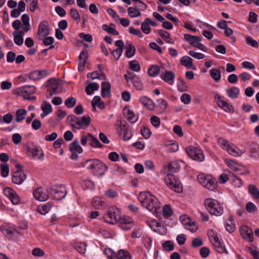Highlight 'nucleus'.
<instances>
[{
  "label": "nucleus",
  "instance_id": "nucleus-1",
  "mask_svg": "<svg viewBox=\"0 0 259 259\" xmlns=\"http://www.w3.org/2000/svg\"><path fill=\"white\" fill-rule=\"evenodd\" d=\"M138 199L142 206L154 214H157L160 211V202L149 192H142L138 195Z\"/></svg>",
  "mask_w": 259,
  "mask_h": 259
},
{
  "label": "nucleus",
  "instance_id": "nucleus-2",
  "mask_svg": "<svg viewBox=\"0 0 259 259\" xmlns=\"http://www.w3.org/2000/svg\"><path fill=\"white\" fill-rule=\"evenodd\" d=\"M67 120L73 128L76 129L87 128L91 122L90 116L84 115L81 117L70 115L67 117Z\"/></svg>",
  "mask_w": 259,
  "mask_h": 259
},
{
  "label": "nucleus",
  "instance_id": "nucleus-3",
  "mask_svg": "<svg viewBox=\"0 0 259 259\" xmlns=\"http://www.w3.org/2000/svg\"><path fill=\"white\" fill-rule=\"evenodd\" d=\"M83 166L88 169L100 172L103 175L107 170V166L99 159H88L83 163Z\"/></svg>",
  "mask_w": 259,
  "mask_h": 259
},
{
  "label": "nucleus",
  "instance_id": "nucleus-4",
  "mask_svg": "<svg viewBox=\"0 0 259 259\" xmlns=\"http://www.w3.org/2000/svg\"><path fill=\"white\" fill-rule=\"evenodd\" d=\"M204 205L211 214L220 216L224 212L223 206L215 199L207 198L204 201Z\"/></svg>",
  "mask_w": 259,
  "mask_h": 259
},
{
  "label": "nucleus",
  "instance_id": "nucleus-5",
  "mask_svg": "<svg viewBox=\"0 0 259 259\" xmlns=\"http://www.w3.org/2000/svg\"><path fill=\"white\" fill-rule=\"evenodd\" d=\"M197 180L201 185L209 190L213 191L217 187V181L210 175L200 174Z\"/></svg>",
  "mask_w": 259,
  "mask_h": 259
},
{
  "label": "nucleus",
  "instance_id": "nucleus-6",
  "mask_svg": "<svg viewBox=\"0 0 259 259\" xmlns=\"http://www.w3.org/2000/svg\"><path fill=\"white\" fill-rule=\"evenodd\" d=\"M218 142L222 148L226 150L230 154L234 156H240L243 153L233 144H230L228 141L224 139L219 138Z\"/></svg>",
  "mask_w": 259,
  "mask_h": 259
},
{
  "label": "nucleus",
  "instance_id": "nucleus-7",
  "mask_svg": "<svg viewBox=\"0 0 259 259\" xmlns=\"http://www.w3.org/2000/svg\"><path fill=\"white\" fill-rule=\"evenodd\" d=\"M164 182L167 186L175 192L179 193L182 191V185L176 180L174 175L168 174L164 178Z\"/></svg>",
  "mask_w": 259,
  "mask_h": 259
},
{
  "label": "nucleus",
  "instance_id": "nucleus-8",
  "mask_svg": "<svg viewBox=\"0 0 259 259\" xmlns=\"http://www.w3.org/2000/svg\"><path fill=\"white\" fill-rule=\"evenodd\" d=\"M186 151L188 155L193 160L202 161L204 159L203 151L196 147H188L186 148Z\"/></svg>",
  "mask_w": 259,
  "mask_h": 259
},
{
  "label": "nucleus",
  "instance_id": "nucleus-9",
  "mask_svg": "<svg viewBox=\"0 0 259 259\" xmlns=\"http://www.w3.org/2000/svg\"><path fill=\"white\" fill-rule=\"evenodd\" d=\"M46 84L48 88L46 96L48 98H50L57 93L60 83L56 78H51L46 82Z\"/></svg>",
  "mask_w": 259,
  "mask_h": 259
},
{
  "label": "nucleus",
  "instance_id": "nucleus-10",
  "mask_svg": "<svg viewBox=\"0 0 259 259\" xmlns=\"http://www.w3.org/2000/svg\"><path fill=\"white\" fill-rule=\"evenodd\" d=\"M50 33V26L47 21H41L38 25L37 37L38 39L41 40Z\"/></svg>",
  "mask_w": 259,
  "mask_h": 259
},
{
  "label": "nucleus",
  "instance_id": "nucleus-11",
  "mask_svg": "<svg viewBox=\"0 0 259 259\" xmlns=\"http://www.w3.org/2000/svg\"><path fill=\"white\" fill-rule=\"evenodd\" d=\"M49 193L56 200H60L64 198L67 193L65 186L62 185L58 187L50 188Z\"/></svg>",
  "mask_w": 259,
  "mask_h": 259
},
{
  "label": "nucleus",
  "instance_id": "nucleus-12",
  "mask_svg": "<svg viewBox=\"0 0 259 259\" xmlns=\"http://www.w3.org/2000/svg\"><path fill=\"white\" fill-rule=\"evenodd\" d=\"M180 221L185 228L191 232H195L198 227L194 222L191 221L187 215H183L180 217Z\"/></svg>",
  "mask_w": 259,
  "mask_h": 259
},
{
  "label": "nucleus",
  "instance_id": "nucleus-13",
  "mask_svg": "<svg viewBox=\"0 0 259 259\" xmlns=\"http://www.w3.org/2000/svg\"><path fill=\"white\" fill-rule=\"evenodd\" d=\"M116 209L115 208L112 207L110 208L107 211L106 213L104 215V220L105 222L108 224H115L119 221V217L116 214Z\"/></svg>",
  "mask_w": 259,
  "mask_h": 259
},
{
  "label": "nucleus",
  "instance_id": "nucleus-14",
  "mask_svg": "<svg viewBox=\"0 0 259 259\" xmlns=\"http://www.w3.org/2000/svg\"><path fill=\"white\" fill-rule=\"evenodd\" d=\"M3 191L5 196L9 198L13 204L16 205L19 203V196L13 189L10 187H6Z\"/></svg>",
  "mask_w": 259,
  "mask_h": 259
},
{
  "label": "nucleus",
  "instance_id": "nucleus-15",
  "mask_svg": "<svg viewBox=\"0 0 259 259\" xmlns=\"http://www.w3.org/2000/svg\"><path fill=\"white\" fill-rule=\"evenodd\" d=\"M241 236L248 242H252L253 241V231L251 228L247 226H241L240 228Z\"/></svg>",
  "mask_w": 259,
  "mask_h": 259
},
{
  "label": "nucleus",
  "instance_id": "nucleus-16",
  "mask_svg": "<svg viewBox=\"0 0 259 259\" xmlns=\"http://www.w3.org/2000/svg\"><path fill=\"white\" fill-rule=\"evenodd\" d=\"M1 229L3 234L9 239H12L13 237L16 236L17 235L20 234L17 229L9 225L2 226Z\"/></svg>",
  "mask_w": 259,
  "mask_h": 259
},
{
  "label": "nucleus",
  "instance_id": "nucleus-17",
  "mask_svg": "<svg viewBox=\"0 0 259 259\" xmlns=\"http://www.w3.org/2000/svg\"><path fill=\"white\" fill-rule=\"evenodd\" d=\"M35 87L33 85H25L16 89V93L22 96H30L35 93Z\"/></svg>",
  "mask_w": 259,
  "mask_h": 259
},
{
  "label": "nucleus",
  "instance_id": "nucleus-18",
  "mask_svg": "<svg viewBox=\"0 0 259 259\" xmlns=\"http://www.w3.org/2000/svg\"><path fill=\"white\" fill-rule=\"evenodd\" d=\"M212 237L213 238V240L211 241L212 244H213L217 251L221 253H228L225 246L220 241L219 237L216 235H214V236H212Z\"/></svg>",
  "mask_w": 259,
  "mask_h": 259
},
{
  "label": "nucleus",
  "instance_id": "nucleus-19",
  "mask_svg": "<svg viewBox=\"0 0 259 259\" xmlns=\"http://www.w3.org/2000/svg\"><path fill=\"white\" fill-rule=\"evenodd\" d=\"M123 115L127 120L132 123H135L138 119V117L128 107L124 108Z\"/></svg>",
  "mask_w": 259,
  "mask_h": 259
},
{
  "label": "nucleus",
  "instance_id": "nucleus-20",
  "mask_svg": "<svg viewBox=\"0 0 259 259\" xmlns=\"http://www.w3.org/2000/svg\"><path fill=\"white\" fill-rule=\"evenodd\" d=\"M184 39L194 47H196L198 45V42H200L201 41L202 38L199 36L185 34L184 35Z\"/></svg>",
  "mask_w": 259,
  "mask_h": 259
},
{
  "label": "nucleus",
  "instance_id": "nucleus-21",
  "mask_svg": "<svg viewBox=\"0 0 259 259\" xmlns=\"http://www.w3.org/2000/svg\"><path fill=\"white\" fill-rule=\"evenodd\" d=\"M26 179V175L23 172L15 171L12 178V182L18 185L21 184Z\"/></svg>",
  "mask_w": 259,
  "mask_h": 259
},
{
  "label": "nucleus",
  "instance_id": "nucleus-22",
  "mask_svg": "<svg viewBox=\"0 0 259 259\" xmlns=\"http://www.w3.org/2000/svg\"><path fill=\"white\" fill-rule=\"evenodd\" d=\"M35 198L40 201H44L48 199L49 195L42 191L41 188H37L33 192Z\"/></svg>",
  "mask_w": 259,
  "mask_h": 259
},
{
  "label": "nucleus",
  "instance_id": "nucleus-23",
  "mask_svg": "<svg viewBox=\"0 0 259 259\" xmlns=\"http://www.w3.org/2000/svg\"><path fill=\"white\" fill-rule=\"evenodd\" d=\"M28 151L30 152L33 157H37L38 159H41V157L44 156L43 152L40 147L32 146L28 147Z\"/></svg>",
  "mask_w": 259,
  "mask_h": 259
},
{
  "label": "nucleus",
  "instance_id": "nucleus-24",
  "mask_svg": "<svg viewBox=\"0 0 259 259\" xmlns=\"http://www.w3.org/2000/svg\"><path fill=\"white\" fill-rule=\"evenodd\" d=\"M218 105L226 112L230 113L234 112V108L233 105L229 104L224 100H221L220 102H218Z\"/></svg>",
  "mask_w": 259,
  "mask_h": 259
},
{
  "label": "nucleus",
  "instance_id": "nucleus-25",
  "mask_svg": "<svg viewBox=\"0 0 259 259\" xmlns=\"http://www.w3.org/2000/svg\"><path fill=\"white\" fill-rule=\"evenodd\" d=\"M111 85L109 82H103L101 84V95L102 97H108L110 94Z\"/></svg>",
  "mask_w": 259,
  "mask_h": 259
},
{
  "label": "nucleus",
  "instance_id": "nucleus-26",
  "mask_svg": "<svg viewBox=\"0 0 259 259\" xmlns=\"http://www.w3.org/2000/svg\"><path fill=\"white\" fill-rule=\"evenodd\" d=\"M24 35V33L22 31H14L13 32L14 35V41L15 43L18 45L20 46L23 43V36Z\"/></svg>",
  "mask_w": 259,
  "mask_h": 259
},
{
  "label": "nucleus",
  "instance_id": "nucleus-27",
  "mask_svg": "<svg viewBox=\"0 0 259 259\" xmlns=\"http://www.w3.org/2000/svg\"><path fill=\"white\" fill-rule=\"evenodd\" d=\"M140 102L148 109L152 110L154 108L153 102L146 97H141L140 98Z\"/></svg>",
  "mask_w": 259,
  "mask_h": 259
},
{
  "label": "nucleus",
  "instance_id": "nucleus-28",
  "mask_svg": "<svg viewBox=\"0 0 259 259\" xmlns=\"http://www.w3.org/2000/svg\"><path fill=\"white\" fill-rule=\"evenodd\" d=\"M175 77V73L171 71H165L164 74L161 75V78L165 82L171 84L172 80Z\"/></svg>",
  "mask_w": 259,
  "mask_h": 259
},
{
  "label": "nucleus",
  "instance_id": "nucleus-29",
  "mask_svg": "<svg viewBox=\"0 0 259 259\" xmlns=\"http://www.w3.org/2000/svg\"><path fill=\"white\" fill-rule=\"evenodd\" d=\"M228 96L231 98L235 99L238 97L240 90L238 88L233 87L226 90Z\"/></svg>",
  "mask_w": 259,
  "mask_h": 259
},
{
  "label": "nucleus",
  "instance_id": "nucleus-30",
  "mask_svg": "<svg viewBox=\"0 0 259 259\" xmlns=\"http://www.w3.org/2000/svg\"><path fill=\"white\" fill-rule=\"evenodd\" d=\"M27 111L24 109H19L16 112V120L17 122H20L23 120L26 115Z\"/></svg>",
  "mask_w": 259,
  "mask_h": 259
},
{
  "label": "nucleus",
  "instance_id": "nucleus-31",
  "mask_svg": "<svg viewBox=\"0 0 259 259\" xmlns=\"http://www.w3.org/2000/svg\"><path fill=\"white\" fill-rule=\"evenodd\" d=\"M88 137L90 138V145L95 148H102L103 145L101 144L99 141L93 136L91 134L88 133Z\"/></svg>",
  "mask_w": 259,
  "mask_h": 259
},
{
  "label": "nucleus",
  "instance_id": "nucleus-32",
  "mask_svg": "<svg viewBox=\"0 0 259 259\" xmlns=\"http://www.w3.org/2000/svg\"><path fill=\"white\" fill-rule=\"evenodd\" d=\"M167 168L168 172H169V174H172L179 170L180 168V165L177 161H171L168 164Z\"/></svg>",
  "mask_w": 259,
  "mask_h": 259
},
{
  "label": "nucleus",
  "instance_id": "nucleus-33",
  "mask_svg": "<svg viewBox=\"0 0 259 259\" xmlns=\"http://www.w3.org/2000/svg\"><path fill=\"white\" fill-rule=\"evenodd\" d=\"M99 89V85L97 83L92 82L86 87L85 91L86 93L89 95H92L94 91H97Z\"/></svg>",
  "mask_w": 259,
  "mask_h": 259
},
{
  "label": "nucleus",
  "instance_id": "nucleus-34",
  "mask_svg": "<svg viewBox=\"0 0 259 259\" xmlns=\"http://www.w3.org/2000/svg\"><path fill=\"white\" fill-rule=\"evenodd\" d=\"M136 6L135 7H130L127 10L128 14L132 18L141 16L142 14Z\"/></svg>",
  "mask_w": 259,
  "mask_h": 259
},
{
  "label": "nucleus",
  "instance_id": "nucleus-35",
  "mask_svg": "<svg viewBox=\"0 0 259 259\" xmlns=\"http://www.w3.org/2000/svg\"><path fill=\"white\" fill-rule=\"evenodd\" d=\"M181 63L187 68H191L193 66V59L189 56H185L181 58Z\"/></svg>",
  "mask_w": 259,
  "mask_h": 259
},
{
  "label": "nucleus",
  "instance_id": "nucleus-36",
  "mask_svg": "<svg viewBox=\"0 0 259 259\" xmlns=\"http://www.w3.org/2000/svg\"><path fill=\"white\" fill-rule=\"evenodd\" d=\"M210 75L215 81H219L221 78V72L219 69H212L209 71Z\"/></svg>",
  "mask_w": 259,
  "mask_h": 259
},
{
  "label": "nucleus",
  "instance_id": "nucleus-37",
  "mask_svg": "<svg viewBox=\"0 0 259 259\" xmlns=\"http://www.w3.org/2000/svg\"><path fill=\"white\" fill-rule=\"evenodd\" d=\"M230 179L232 181L233 185L237 188H240L242 185V180L233 173L230 174Z\"/></svg>",
  "mask_w": 259,
  "mask_h": 259
},
{
  "label": "nucleus",
  "instance_id": "nucleus-38",
  "mask_svg": "<svg viewBox=\"0 0 259 259\" xmlns=\"http://www.w3.org/2000/svg\"><path fill=\"white\" fill-rule=\"evenodd\" d=\"M115 256L117 259H131V255L127 251H124L120 249L118 253L115 254Z\"/></svg>",
  "mask_w": 259,
  "mask_h": 259
},
{
  "label": "nucleus",
  "instance_id": "nucleus-39",
  "mask_svg": "<svg viewBox=\"0 0 259 259\" xmlns=\"http://www.w3.org/2000/svg\"><path fill=\"white\" fill-rule=\"evenodd\" d=\"M136 53V48L132 44H128L125 52L126 56L130 58L134 56Z\"/></svg>",
  "mask_w": 259,
  "mask_h": 259
},
{
  "label": "nucleus",
  "instance_id": "nucleus-40",
  "mask_svg": "<svg viewBox=\"0 0 259 259\" xmlns=\"http://www.w3.org/2000/svg\"><path fill=\"white\" fill-rule=\"evenodd\" d=\"M69 150L70 151L77 152L79 153H81L82 152V148L79 145L77 140L74 141L70 144Z\"/></svg>",
  "mask_w": 259,
  "mask_h": 259
},
{
  "label": "nucleus",
  "instance_id": "nucleus-41",
  "mask_svg": "<svg viewBox=\"0 0 259 259\" xmlns=\"http://www.w3.org/2000/svg\"><path fill=\"white\" fill-rule=\"evenodd\" d=\"M163 215L169 218L173 215V211L170 205H165L162 208Z\"/></svg>",
  "mask_w": 259,
  "mask_h": 259
},
{
  "label": "nucleus",
  "instance_id": "nucleus-42",
  "mask_svg": "<svg viewBox=\"0 0 259 259\" xmlns=\"http://www.w3.org/2000/svg\"><path fill=\"white\" fill-rule=\"evenodd\" d=\"M248 191L253 197L256 199L259 198V190L255 185H249L248 186Z\"/></svg>",
  "mask_w": 259,
  "mask_h": 259
},
{
  "label": "nucleus",
  "instance_id": "nucleus-43",
  "mask_svg": "<svg viewBox=\"0 0 259 259\" xmlns=\"http://www.w3.org/2000/svg\"><path fill=\"white\" fill-rule=\"evenodd\" d=\"M160 71V67L158 65H152L148 69V73L149 76L152 77L156 76Z\"/></svg>",
  "mask_w": 259,
  "mask_h": 259
},
{
  "label": "nucleus",
  "instance_id": "nucleus-44",
  "mask_svg": "<svg viewBox=\"0 0 259 259\" xmlns=\"http://www.w3.org/2000/svg\"><path fill=\"white\" fill-rule=\"evenodd\" d=\"M1 175L3 177H7L9 174V166L7 163H2L0 165Z\"/></svg>",
  "mask_w": 259,
  "mask_h": 259
},
{
  "label": "nucleus",
  "instance_id": "nucleus-45",
  "mask_svg": "<svg viewBox=\"0 0 259 259\" xmlns=\"http://www.w3.org/2000/svg\"><path fill=\"white\" fill-rule=\"evenodd\" d=\"M41 109L46 114H49L52 112V107L50 103L45 101L41 106Z\"/></svg>",
  "mask_w": 259,
  "mask_h": 259
},
{
  "label": "nucleus",
  "instance_id": "nucleus-46",
  "mask_svg": "<svg viewBox=\"0 0 259 259\" xmlns=\"http://www.w3.org/2000/svg\"><path fill=\"white\" fill-rule=\"evenodd\" d=\"M132 131L127 128L122 131V136L120 137L124 141H128L132 137Z\"/></svg>",
  "mask_w": 259,
  "mask_h": 259
},
{
  "label": "nucleus",
  "instance_id": "nucleus-47",
  "mask_svg": "<svg viewBox=\"0 0 259 259\" xmlns=\"http://www.w3.org/2000/svg\"><path fill=\"white\" fill-rule=\"evenodd\" d=\"M102 29L104 31H107L109 34H112L113 35H118V32L113 27H109L107 24H103L102 25Z\"/></svg>",
  "mask_w": 259,
  "mask_h": 259
},
{
  "label": "nucleus",
  "instance_id": "nucleus-48",
  "mask_svg": "<svg viewBox=\"0 0 259 259\" xmlns=\"http://www.w3.org/2000/svg\"><path fill=\"white\" fill-rule=\"evenodd\" d=\"M132 82L134 86L137 90H141L142 89V84L139 78L135 74L133 78H132Z\"/></svg>",
  "mask_w": 259,
  "mask_h": 259
},
{
  "label": "nucleus",
  "instance_id": "nucleus-49",
  "mask_svg": "<svg viewBox=\"0 0 259 259\" xmlns=\"http://www.w3.org/2000/svg\"><path fill=\"white\" fill-rule=\"evenodd\" d=\"M129 65L130 69L134 71L138 72L141 69L140 64L136 60L130 61Z\"/></svg>",
  "mask_w": 259,
  "mask_h": 259
},
{
  "label": "nucleus",
  "instance_id": "nucleus-50",
  "mask_svg": "<svg viewBox=\"0 0 259 259\" xmlns=\"http://www.w3.org/2000/svg\"><path fill=\"white\" fill-rule=\"evenodd\" d=\"M70 13L72 17V18L77 23L80 21V15L77 11V10L75 9L72 8L70 10Z\"/></svg>",
  "mask_w": 259,
  "mask_h": 259
},
{
  "label": "nucleus",
  "instance_id": "nucleus-51",
  "mask_svg": "<svg viewBox=\"0 0 259 259\" xmlns=\"http://www.w3.org/2000/svg\"><path fill=\"white\" fill-rule=\"evenodd\" d=\"M225 228L229 233L234 232L235 229V224L234 221L232 219L228 220L225 225Z\"/></svg>",
  "mask_w": 259,
  "mask_h": 259
},
{
  "label": "nucleus",
  "instance_id": "nucleus-52",
  "mask_svg": "<svg viewBox=\"0 0 259 259\" xmlns=\"http://www.w3.org/2000/svg\"><path fill=\"white\" fill-rule=\"evenodd\" d=\"M76 103V100L75 98L73 97H69L65 101V105L67 107L69 108H72L75 106Z\"/></svg>",
  "mask_w": 259,
  "mask_h": 259
},
{
  "label": "nucleus",
  "instance_id": "nucleus-53",
  "mask_svg": "<svg viewBox=\"0 0 259 259\" xmlns=\"http://www.w3.org/2000/svg\"><path fill=\"white\" fill-rule=\"evenodd\" d=\"M162 247L166 251H172L174 249V244L171 241H166L163 243Z\"/></svg>",
  "mask_w": 259,
  "mask_h": 259
},
{
  "label": "nucleus",
  "instance_id": "nucleus-54",
  "mask_svg": "<svg viewBox=\"0 0 259 259\" xmlns=\"http://www.w3.org/2000/svg\"><path fill=\"white\" fill-rule=\"evenodd\" d=\"M245 40L247 45L254 47L257 48L258 47V42L253 39L251 36H247L245 37Z\"/></svg>",
  "mask_w": 259,
  "mask_h": 259
},
{
  "label": "nucleus",
  "instance_id": "nucleus-55",
  "mask_svg": "<svg viewBox=\"0 0 259 259\" xmlns=\"http://www.w3.org/2000/svg\"><path fill=\"white\" fill-rule=\"evenodd\" d=\"M120 226L121 225H128L133 226L132 219L130 217H123L120 220Z\"/></svg>",
  "mask_w": 259,
  "mask_h": 259
},
{
  "label": "nucleus",
  "instance_id": "nucleus-56",
  "mask_svg": "<svg viewBox=\"0 0 259 259\" xmlns=\"http://www.w3.org/2000/svg\"><path fill=\"white\" fill-rule=\"evenodd\" d=\"M148 224L149 226L155 231L158 230V228L160 227V223L156 220H151L148 223Z\"/></svg>",
  "mask_w": 259,
  "mask_h": 259
},
{
  "label": "nucleus",
  "instance_id": "nucleus-57",
  "mask_svg": "<svg viewBox=\"0 0 259 259\" xmlns=\"http://www.w3.org/2000/svg\"><path fill=\"white\" fill-rule=\"evenodd\" d=\"M141 132L144 138L147 139L149 138L151 135V132L148 127L146 126L143 127L141 129Z\"/></svg>",
  "mask_w": 259,
  "mask_h": 259
},
{
  "label": "nucleus",
  "instance_id": "nucleus-58",
  "mask_svg": "<svg viewBox=\"0 0 259 259\" xmlns=\"http://www.w3.org/2000/svg\"><path fill=\"white\" fill-rule=\"evenodd\" d=\"M149 25V22L146 21V19L144 22L142 23L141 29L145 34H149L150 32L151 28Z\"/></svg>",
  "mask_w": 259,
  "mask_h": 259
},
{
  "label": "nucleus",
  "instance_id": "nucleus-59",
  "mask_svg": "<svg viewBox=\"0 0 259 259\" xmlns=\"http://www.w3.org/2000/svg\"><path fill=\"white\" fill-rule=\"evenodd\" d=\"M118 122L119 124L117 125V131L119 136L121 137L122 131H124V130H125L126 128H127L128 127H125V125L124 124V122L123 121L120 120L118 121Z\"/></svg>",
  "mask_w": 259,
  "mask_h": 259
},
{
  "label": "nucleus",
  "instance_id": "nucleus-60",
  "mask_svg": "<svg viewBox=\"0 0 259 259\" xmlns=\"http://www.w3.org/2000/svg\"><path fill=\"white\" fill-rule=\"evenodd\" d=\"M86 245L84 243H77L75 245V249L81 254H84L86 250Z\"/></svg>",
  "mask_w": 259,
  "mask_h": 259
},
{
  "label": "nucleus",
  "instance_id": "nucleus-61",
  "mask_svg": "<svg viewBox=\"0 0 259 259\" xmlns=\"http://www.w3.org/2000/svg\"><path fill=\"white\" fill-rule=\"evenodd\" d=\"M122 49L121 48H117L111 52V54L114 57L115 60L117 61L122 53Z\"/></svg>",
  "mask_w": 259,
  "mask_h": 259
},
{
  "label": "nucleus",
  "instance_id": "nucleus-62",
  "mask_svg": "<svg viewBox=\"0 0 259 259\" xmlns=\"http://www.w3.org/2000/svg\"><path fill=\"white\" fill-rule=\"evenodd\" d=\"M88 59V51L87 50L82 51L79 56V62L87 63Z\"/></svg>",
  "mask_w": 259,
  "mask_h": 259
},
{
  "label": "nucleus",
  "instance_id": "nucleus-63",
  "mask_svg": "<svg viewBox=\"0 0 259 259\" xmlns=\"http://www.w3.org/2000/svg\"><path fill=\"white\" fill-rule=\"evenodd\" d=\"M203 242L200 238H195L192 241V246L195 248L199 247L202 245Z\"/></svg>",
  "mask_w": 259,
  "mask_h": 259
},
{
  "label": "nucleus",
  "instance_id": "nucleus-64",
  "mask_svg": "<svg viewBox=\"0 0 259 259\" xmlns=\"http://www.w3.org/2000/svg\"><path fill=\"white\" fill-rule=\"evenodd\" d=\"M180 99L182 102L185 104H188L190 103L191 97L189 94H184L181 96Z\"/></svg>",
  "mask_w": 259,
  "mask_h": 259
}]
</instances>
